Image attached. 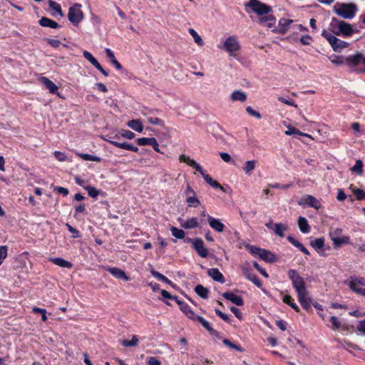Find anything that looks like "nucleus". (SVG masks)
<instances>
[{"mask_svg":"<svg viewBox=\"0 0 365 365\" xmlns=\"http://www.w3.org/2000/svg\"><path fill=\"white\" fill-rule=\"evenodd\" d=\"M245 9L250 8L251 11L259 16L258 23L260 25L267 28H272L274 26L276 22L275 17L269 14L272 11V7L262 3L259 0H249L248 2L245 4ZM247 12H249L246 9Z\"/></svg>","mask_w":365,"mask_h":365,"instance_id":"f257e3e1","label":"nucleus"},{"mask_svg":"<svg viewBox=\"0 0 365 365\" xmlns=\"http://www.w3.org/2000/svg\"><path fill=\"white\" fill-rule=\"evenodd\" d=\"M330 27L332 33L336 36H349L354 33L351 24L334 17L331 19Z\"/></svg>","mask_w":365,"mask_h":365,"instance_id":"f03ea898","label":"nucleus"},{"mask_svg":"<svg viewBox=\"0 0 365 365\" xmlns=\"http://www.w3.org/2000/svg\"><path fill=\"white\" fill-rule=\"evenodd\" d=\"M357 6L353 3H338L334 6V11L345 19H351L357 12Z\"/></svg>","mask_w":365,"mask_h":365,"instance_id":"7ed1b4c3","label":"nucleus"},{"mask_svg":"<svg viewBox=\"0 0 365 365\" xmlns=\"http://www.w3.org/2000/svg\"><path fill=\"white\" fill-rule=\"evenodd\" d=\"M288 276L292 281V286L297 294L307 290L304 279L299 274L297 270L290 269L288 272Z\"/></svg>","mask_w":365,"mask_h":365,"instance_id":"20e7f679","label":"nucleus"},{"mask_svg":"<svg viewBox=\"0 0 365 365\" xmlns=\"http://www.w3.org/2000/svg\"><path fill=\"white\" fill-rule=\"evenodd\" d=\"M322 36L327 40L333 50L336 52H341L344 48L349 46L347 42L336 38L335 36L325 30L322 31Z\"/></svg>","mask_w":365,"mask_h":365,"instance_id":"39448f33","label":"nucleus"},{"mask_svg":"<svg viewBox=\"0 0 365 365\" xmlns=\"http://www.w3.org/2000/svg\"><path fill=\"white\" fill-rule=\"evenodd\" d=\"M349 286L351 290L356 294L365 297V278L351 277L350 280L344 282Z\"/></svg>","mask_w":365,"mask_h":365,"instance_id":"423d86ee","label":"nucleus"},{"mask_svg":"<svg viewBox=\"0 0 365 365\" xmlns=\"http://www.w3.org/2000/svg\"><path fill=\"white\" fill-rule=\"evenodd\" d=\"M81 5L76 4L69 8L68 19L73 26H78L83 19V13L81 9Z\"/></svg>","mask_w":365,"mask_h":365,"instance_id":"0eeeda50","label":"nucleus"},{"mask_svg":"<svg viewBox=\"0 0 365 365\" xmlns=\"http://www.w3.org/2000/svg\"><path fill=\"white\" fill-rule=\"evenodd\" d=\"M185 242H191L195 250L201 257H206L208 255L207 250L204 247V242L200 238H187L185 240Z\"/></svg>","mask_w":365,"mask_h":365,"instance_id":"6e6552de","label":"nucleus"},{"mask_svg":"<svg viewBox=\"0 0 365 365\" xmlns=\"http://www.w3.org/2000/svg\"><path fill=\"white\" fill-rule=\"evenodd\" d=\"M298 204L299 205H307L317 210L320 209L322 207L320 202L316 197L310 195L303 196L302 199L298 202Z\"/></svg>","mask_w":365,"mask_h":365,"instance_id":"1a4fd4ad","label":"nucleus"},{"mask_svg":"<svg viewBox=\"0 0 365 365\" xmlns=\"http://www.w3.org/2000/svg\"><path fill=\"white\" fill-rule=\"evenodd\" d=\"M224 48L230 55L238 51L240 45L236 37L234 36L228 37L224 43Z\"/></svg>","mask_w":365,"mask_h":365,"instance_id":"9d476101","label":"nucleus"},{"mask_svg":"<svg viewBox=\"0 0 365 365\" xmlns=\"http://www.w3.org/2000/svg\"><path fill=\"white\" fill-rule=\"evenodd\" d=\"M137 143L139 145L152 146L156 152L163 153V152L159 149L158 143L155 138H140L137 140Z\"/></svg>","mask_w":365,"mask_h":365,"instance_id":"9b49d317","label":"nucleus"},{"mask_svg":"<svg viewBox=\"0 0 365 365\" xmlns=\"http://www.w3.org/2000/svg\"><path fill=\"white\" fill-rule=\"evenodd\" d=\"M297 297L299 303L304 309L308 310L311 308L312 299L307 290L304 292L298 294Z\"/></svg>","mask_w":365,"mask_h":365,"instance_id":"f8f14e48","label":"nucleus"},{"mask_svg":"<svg viewBox=\"0 0 365 365\" xmlns=\"http://www.w3.org/2000/svg\"><path fill=\"white\" fill-rule=\"evenodd\" d=\"M243 274L246 277V278L252 282L257 287H262V282L259 279L256 274H253L251 269L248 267L242 268Z\"/></svg>","mask_w":365,"mask_h":365,"instance_id":"ddd939ff","label":"nucleus"},{"mask_svg":"<svg viewBox=\"0 0 365 365\" xmlns=\"http://www.w3.org/2000/svg\"><path fill=\"white\" fill-rule=\"evenodd\" d=\"M106 270L117 279H123L125 281L130 280V277L127 276L125 272L118 267H108L106 268Z\"/></svg>","mask_w":365,"mask_h":365,"instance_id":"4468645a","label":"nucleus"},{"mask_svg":"<svg viewBox=\"0 0 365 365\" xmlns=\"http://www.w3.org/2000/svg\"><path fill=\"white\" fill-rule=\"evenodd\" d=\"M222 297L227 300L232 302L237 306H242L244 304L242 297L241 296L236 295L232 292H225L222 294Z\"/></svg>","mask_w":365,"mask_h":365,"instance_id":"2eb2a0df","label":"nucleus"},{"mask_svg":"<svg viewBox=\"0 0 365 365\" xmlns=\"http://www.w3.org/2000/svg\"><path fill=\"white\" fill-rule=\"evenodd\" d=\"M207 220H208L210 226L214 230H215L216 232H223V230L225 229V225L222 222H221L220 220L215 219V218L212 217V216L208 215Z\"/></svg>","mask_w":365,"mask_h":365,"instance_id":"dca6fc26","label":"nucleus"},{"mask_svg":"<svg viewBox=\"0 0 365 365\" xmlns=\"http://www.w3.org/2000/svg\"><path fill=\"white\" fill-rule=\"evenodd\" d=\"M108 142L113 145H115L117 148L125 149L127 150H131L133 152L137 153L138 151V148L136 146H134L131 144H129L125 142L120 143L119 141H115L113 140H108Z\"/></svg>","mask_w":365,"mask_h":365,"instance_id":"f3484780","label":"nucleus"},{"mask_svg":"<svg viewBox=\"0 0 365 365\" xmlns=\"http://www.w3.org/2000/svg\"><path fill=\"white\" fill-rule=\"evenodd\" d=\"M207 274L214 281L218 282L221 284H223L225 282L223 274L219 271L217 268L209 269L207 271Z\"/></svg>","mask_w":365,"mask_h":365,"instance_id":"a211bd4d","label":"nucleus"},{"mask_svg":"<svg viewBox=\"0 0 365 365\" xmlns=\"http://www.w3.org/2000/svg\"><path fill=\"white\" fill-rule=\"evenodd\" d=\"M179 160L180 162L187 163L190 167L195 169L200 173H202L203 169L202 168V167L198 163H197L193 159L190 158V157H187L185 155H181L179 157Z\"/></svg>","mask_w":365,"mask_h":365,"instance_id":"6ab92c4d","label":"nucleus"},{"mask_svg":"<svg viewBox=\"0 0 365 365\" xmlns=\"http://www.w3.org/2000/svg\"><path fill=\"white\" fill-rule=\"evenodd\" d=\"M204 180L208 183L210 186L215 189H220L223 192H226L225 188L216 180H213L208 174H206L204 170L202 173H200Z\"/></svg>","mask_w":365,"mask_h":365,"instance_id":"aec40b11","label":"nucleus"},{"mask_svg":"<svg viewBox=\"0 0 365 365\" xmlns=\"http://www.w3.org/2000/svg\"><path fill=\"white\" fill-rule=\"evenodd\" d=\"M195 320L198 321L202 326L212 336H217L219 332L215 330L210 324V323L206 321L203 317L200 316H196Z\"/></svg>","mask_w":365,"mask_h":365,"instance_id":"412c9836","label":"nucleus"},{"mask_svg":"<svg viewBox=\"0 0 365 365\" xmlns=\"http://www.w3.org/2000/svg\"><path fill=\"white\" fill-rule=\"evenodd\" d=\"M259 257L262 260L269 263H272L277 261V257L270 251L264 249H262Z\"/></svg>","mask_w":365,"mask_h":365,"instance_id":"4be33fe9","label":"nucleus"},{"mask_svg":"<svg viewBox=\"0 0 365 365\" xmlns=\"http://www.w3.org/2000/svg\"><path fill=\"white\" fill-rule=\"evenodd\" d=\"M41 82L46 88L48 89L51 93L56 94L58 92V87L50 79L46 77H41L40 79Z\"/></svg>","mask_w":365,"mask_h":365,"instance_id":"5701e85b","label":"nucleus"},{"mask_svg":"<svg viewBox=\"0 0 365 365\" xmlns=\"http://www.w3.org/2000/svg\"><path fill=\"white\" fill-rule=\"evenodd\" d=\"M292 23H293L292 19H281L279 21L277 31L281 34H284Z\"/></svg>","mask_w":365,"mask_h":365,"instance_id":"b1692460","label":"nucleus"},{"mask_svg":"<svg viewBox=\"0 0 365 365\" xmlns=\"http://www.w3.org/2000/svg\"><path fill=\"white\" fill-rule=\"evenodd\" d=\"M39 24L43 27H48L51 29H58L60 25L55 21L50 19L48 17H42L39 20Z\"/></svg>","mask_w":365,"mask_h":365,"instance_id":"393cba45","label":"nucleus"},{"mask_svg":"<svg viewBox=\"0 0 365 365\" xmlns=\"http://www.w3.org/2000/svg\"><path fill=\"white\" fill-rule=\"evenodd\" d=\"M363 58L361 54H356L354 56H349L346 58V61L348 65L351 67L353 70L354 68L359 65L361 61H363Z\"/></svg>","mask_w":365,"mask_h":365,"instance_id":"a878e982","label":"nucleus"},{"mask_svg":"<svg viewBox=\"0 0 365 365\" xmlns=\"http://www.w3.org/2000/svg\"><path fill=\"white\" fill-rule=\"evenodd\" d=\"M273 231L274 234L281 238L284 237V232L288 230V226L282 223H275L273 225Z\"/></svg>","mask_w":365,"mask_h":365,"instance_id":"bb28decb","label":"nucleus"},{"mask_svg":"<svg viewBox=\"0 0 365 365\" xmlns=\"http://www.w3.org/2000/svg\"><path fill=\"white\" fill-rule=\"evenodd\" d=\"M310 245L319 254L324 255V251L320 250L324 246V238H317L310 242Z\"/></svg>","mask_w":365,"mask_h":365,"instance_id":"cd10ccee","label":"nucleus"},{"mask_svg":"<svg viewBox=\"0 0 365 365\" xmlns=\"http://www.w3.org/2000/svg\"><path fill=\"white\" fill-rule=\"evenodd\" d=\"M287 240L292 244L293 245L294 247H297L298 249H299L304 254L307 255H309L310 253L309 252V250L302 244L300 243L299 241H297V240H295L293 237H292L291 235H289L287 237Z\"/></svg>","mask_w":365,"mask_h":365,"instance_id":"c85d7f7f","label":"nucleus"},{"mask_svg":"<svg viewBox=\"0 0 365 365\" xmlns=\"http://www.w3.org/2000/svg\"><path fill=\"white\" fill-rule=\"evenodd\" d=\"M127 125L138 133H141L143 130V126L142 125L140 120L139 119L129 120L127 123Z\"/></svg>","mask_w":365,"mask_h":365,"instance_id":"c756f323","label":"nucleus"},{"mask_svg":"<svg viewBox=\"0 0 365 365\" xmlns=\"http://www.w3.org/2000/svg\"><path fill=\"white\" fill-rule=\"evenodd\" d=\"M298 226L300 231L303 233H308L310 231V226L308 224V221L304 217H299Z\"/></svg>","mask_w":365,"mask_h":365,"instance_id":"7c9ffc66","label":"nucleus"},{"mask_svg":"<svg viewBox=\"0 0 365 365\" xmlns=\"http://www.w3.org/2000/svg\"><path fill=\"white\" fill-rule=\"evenodd\" d=\"M230 98L233 101L245 102L247 100V95L245 93L237 90L231 94Z\"/></svg>","mask_w":365,"mask_h":365,"instance_id":"2f4dec72","label":"nucleus"},{"mask_svg":"<svg viewBox=\"0 0 365 365\" xmlns=\"http://www.w3.org/2000/svg\"><path fill=\"white\" fill-rule=\"evenodd\" d=\"M50 260L53 264H55L56 265H58L61 267H65V268H71L72 267V264L70 262L66 261L61 257L51 258Z\"/></svg>","mask_w":365,"mask_h":365,"instance_id":"473e14b6","label":"nucleus"},{"mask_svg":"<svg viewBox=\"0 0 365 365\" xmlns=\"http://www.w3.org/2000/svg\"><path fill=\"white\" fill-rule=\"evenodd\" d=\"M180 309L187 318L195 321L197 315L186 303L182 304V306Z\"/></svg>","mask_w":365,"mask_h":365,"instance_id":"72a5a7b5","label":"nucleus"},{"mask_svg":"<svg viewBox=\"0 0 365 365\" xmlns=\"http://www.w3.org/2000/svg\"><path fill=\"white\" fill-rule=\"evenodd\" d=\"M330 236H331V240L334 242V245L336 247H339L343 244H347L349 241V238L346 236H344L341 237H334L333 235L332 232H330Z\"/></svg>","mask_w":365,"mask_h":365,"instance_id":"f704fd0d","label":"nucleus"},{"mask_svg":"<svg viewBox=\"0 0 365 365\" xmlns=\"http://www.w3.org/2000/svg\"><path fill=\"white\" fill-rule=\"evenodd\" d=\"M195 292L202 299L208 298L209 290L202 284H197L195 288Z\"/></svg>","mask_w":365,"mask_h":365,"instance_id":"c9c22d12","label":"nucleus"},{"mask_svg":"<svg viewBox=\"0 0 365 365\" xmlns=\"http://www.w3.org/2000/svg\"><path fill=\"white\" fill-rule=\"evenodd\" d=\"M150 272L151 274L154 277L158 279V280L163 281L168 284L173 286V283L169 279H168L166 277H165L163 274H160V272L155 271L153 268H151Z\"/></svg>","mask_w":365,"mask_h":365,"instance_id":"e433bc0d","label":"nucleus"},{"mask_svg":"<svg viewBox=\"0 0 365 365\" xmlns=\"http://www.w3.org/2000/svg\"><path fill=\"white\" fill-rule=\"evenodd\" d=\"M170 232L173 237L178 240H182L185 237V232L183 230L179 229L176 227L171 226Z\"/></svg>","mask_w":365,"mask_h":365,"instance_id":"4c0bfd02","label":"nucleus"},{"mask_svg":"<svg viewBox=\"0 0 365 365\" xmlns=\"http://www.w3.org/2000/svg\"><path fill=\"white\" fill-rule=\"evenodd\" d=\"M257 163V160H248V161L245 162V163L244 164V166L242 167L243 171L246 174H250V173L255 169Z\"/></svg>","mask_w":365,"mask_h":365,"instance_id":"58836bf2","label":"nucleus"},{"mask_svg":"<svg viewBox=\"0 0 365 365\" xmlns=\"http://www.w3.org/2000/svg\"><path fill=\"white\" fill-rule=\"evenodd\" d=\"M199 223L196 217H192L188 219L185 223L182 225V227L185 229H193L197 227Z\"/></svg>","mask_w":365,"mask_h":365,"instance_id":"ea45409f","label":"nucleus"},{"mask_svg":"<svg viewBox=\"0 0 365 365\" xmlns=\"http://www.w3.org/2000/svg\"><path fill=\"white\" fill-rule=\"evenodd\" d=\"M283 302L290 306L293 309H294L297 312H300L299 307L297 305V304L294 302V299L290 295H285L283 297Z\"/></svg>","mask_w":365,"mask_h":365,"instance_id":"a19ab883","label":"nucleus"},{"mask_svg":"<svg viewBox=\"0 0 365 365\" xmlns=\"http://www.w3.org/2000/svg\"><path fill=\"white\" fill-rule=\"evenodd\" d=\"M188 32L189 34L192 36V38H194L195 40V42L198 45V46H203L204 45V41L202 39V38L200 37V35L197 34V33L195 31V30L194 29H188Z\"/></svg>","mask_w":365,"mask_h":365,"instance_id":"79ce46f5","label":"nucleus"},{"mask_svg":"<svg viewBox=\"0 0 365 365\" xmlns=\"http://www.w3.org/2000/svg\"><path fill=\"white\" fill-rule=\"evenodd\" d=\"M186 202L189 207H197L200 205V201L197 198L196 195L188 196L186 198Z\"/></svg>","mask_w":365,"mask_h":365,"instance_id":"37998d69","label":"nucleus"},{"mask_svg":"<svg viewBox=\"0 0 365 365\" xmlns=\"http://www.w3.org/2000/svg\"><path fill=\"white\" fill-rule=\"evenodd\" d=\"M141 113L144 116L147 117V118H148V117L157 115L159 113V110L152 109V108H149L148 107H144L142 109Z\"/></svg>","mask_w":365,"mask_h":365,"instance_id":"c03bdc74","label":"nucleus"},{"mask_svg":"<svg viewBox=\"0 0 365 365\" xmlns=\"http://www.w3.org/2000/svg\"><path fill=\"white\" fill-rule=\"evenodd\" d=\"M222 343H223V344H225V346H228L230 349H235L240 352L245 351V349L243 348H242L240 346H239L237 344L232 343L230 340H229L227 339H224L222 340Z\"/></svg>","mask_w":365,"mask_h":365,"instance_id":"a18cd8bd","label":"nucleus"},{"mask_svg":"<svg viewBox=\"0 0 365 365\" xmlns=\"http://www.w3.org/2000/svg\"><path fill=\"white\" fill-rule=\"evenodd\" d=\"M285 134L287 135H294V134H297V135H299L310 137L309 135L306 134V133H303L301 131H299V130H297V128H295L294 127H292V126H290V125H289L287 127V130L285 131Z\"/></svg>","mask_w":365,"mask_h":365,"instance_id":"49530a36","label":"nucleus"},{"mask_svg":"<svg viewBox=\"0 0 365 365\" xmlns=\"http://www.w3.org/2000/svg\"><path fill=\"white\" fill-rule=\"evenodd\" d=\"M121 344L124 346H135L138 344V338L136 335H133L130 341L123 340Z\"/></svg>","mask_w":365,"mask_h":365,"instance_id":"de8ad7c7","label":"nucleus"},{"mask_svg":"<svg viewBox=\"0 0 365 365\" xmlns=\"http://www.w3.org/2000/svg\"><path fill=\"white\" fill-rule=\"evenodd\" d=\"M78 155L83 160H87V161L101 162V158L96 156V155H90V154L79 153Z\"/></svg>","mask_w":365,"mask_h":365,"instance_id":"09e8293b","label":"nucleus"},{"mask_svg":"<svg viewBox=\"0 0 365 365\" xmlns=\"http://www.w3.org/2000/svg\"><path fill=\"white\" fill-rule=\"evenodd\" d=\"M83 188L88 192V195L92 198L97 197L100 193L99 190H98L95 187L85 186Z\"/></svg>","mask_w":365,"mask_h":365,"instance_id":"8fccbe9b","label":"nucleus"},{"mask_svg":"<svg viewBox=\"0 0 365 365\" xmlns=\"http://www.w3.org/2000/svg\"><path fill=\"white\" fill-rule=\"evenodd\" d=\"M83 55L94 67L97 66V64L99 63L97 59L95 58L90 52L85 51Z\"/></svg>","mask_w":365,"mask_h":365,"instance_id":"3c124183","label":"nucleus"},{"mask_svg":"<svg viewBox=\"0 0 365 365\" xmlns=\"http://www.w3.org/2000/svg\"><path fill=\"white\" fill-rule=\"evenodd\" d=\"M352 172H355L361 175L363 173V163L361 160H357L355 165L351 168Z\"/></svg>","mask_w":365,"mask_h":365,"instance_id":"603ef678","label":"nucleus"},{"mask_svg":"<svg viewBox=\"0 0 365 365\" xmlns=\"http://www.w3.org/2000/svg\"><path fill=\"white\" fill-rule=\"evenodd\" d=\"M245 247L253 255L259 256L262 251V248L249 244L245 245Z\"/></svg>","mask_w":365,"mask_h":365,"instance_id":"864d4df0","label":"nucleus"},{"mask_svg":"<svg viewBox=\"0 0 365 365\" xmlns=\"http://www.w3.org/2000/svg\"><path fill=\"white\" fill-rule=\"evenodd\" d=\"M48 4H49L50 8L52 9L53 10L56 11V12H58V14L61 16H63V14L61 10V7L58 4H57L56 2H55L52 0H50L48 2Z\"/></svg>","mask_w":365,"mask_h":365,"instance_id":"5fc2aeb1","label":"nucleus"},{"mask_svg":"<svg viewBox=\"0 0 365 365\" xmlns=\"http://www.w3.org/2000/svg\"><path fill=\"white\" fill-rule=\"evenodd\" d=\"M353 193L356 195V199L359 200L365 199V192L359 188H352Z\"/></svg>","mask_w":365,"mask_h":365,"instance_id":"6e6d98bb","label":"nucleus"},{"mask_svg":"<svg viewBox=\"0 0 365 365\" xmlns=\"http://www.w3.org/2000/svg\"><path fill=\"white\" fill-rule=\"evenodd\" d=\"M148 122L150 123V124H152V125H160V126H164L165 123L163 122V120L158 118H155V117H148Z\"/></svg>","mask_w":365,"mask_h":365,"instance_id":"4d7b16f0","label":"nucleus"},{"mask_svg":"<svg viewBox=\"0 0 365 365\" xmlns=\"http://www.w3.org/2000/svg\"><path fill=\"white\" fill-rule=\"evenodd\" d=\"M8 247L7 246H0V264H2L4 259L7 257Z\"/></svg>","mask_w":365,"mask_h":365,"instance_id":"13d9d810","label":"nucleus"},{"mask_svg":"<svg viewBox=\"0 0 365 365\" xmlns=\"http://www.w3.org/2000/svg\"><path fill=\"white\" fill-rule=\"evenodd\" d=\"M246 111L249 115L254 116L257 119H260L262 118V115L259 113V112L255 110L251 106H247L246 108Z\"/></svg>","mask_w":365,"mask_h":365,"instance_id":"bf43d9fd","label":"nucleus"},{"mask_svg":"<svg viewBox=\"0 0 365 365\" xmlns=\"http://www.w3.org/2000/svg\"><path fill=\"white\" fill-rule=\"evenodd\" d=\"M33 312L34 313L42 314L41 320L43 322H46L47 320L46 310L45 309L38 308V307H34L33 308Z\"/></svg>","mask_w":365,"mask_h":365,"instance_id":"052dcab7","label":"nucleus"},{"mask_svg":"<svg viewBox=\"0 0 365 365\" xmlns=\"http://www.w3.org/2000/svg\"><path fill=\"white\" fill-rule=\"evenodd\" d=\"M120 136L127 139H133L135 138V135L130 130H122L120 132Z\"/></svg>","mask_w":365,"mask_h":365,"instance_id":"680f3d73","label":"nucleus"},{"mask_svg":"<svg viewBox=\"0 0 365 365\" xmlns=\"http://www.w3.org/2000/svg\"><path fill=\"white\" fill-rule=\"evenodd\" d=\"M146 362L148 365H161V361L155 356L148 357Z\"/></svg>","mask_w":365,"mask_h":365,"instance_id":"e2e57ef3","label":"nucleus"},{"mask_svg":"<svg viewBox=\"0 0 365 365\" xmlns=\"http://www.w3.org/2000/svg\"><path fill=\"white\" fill-rule=\"evenodd\" d=\"M330 322L332 324V329H339L341 327V324L339 322L338 319L335 316H332L330 318Z\"/></svg>","mask_w":365,"mask_h":365,"instance_id":"0e129e2a","label":"nucleus"},{"mask_svg":"<svg viewBox=\"0 0 365 365\" xmlns=\"http://www.w3.org/2000/svg\"><path fill=\"white\" fill-rule=\"evenodd\" d=\"M278 101L284 104L297 108V106L294 103V102L292 100L287 99L282 96H279L278 97Z\"/></svg>","mask_w":365,"mask_h":365,"instance_id":"69168bd1","label":"nucleus"},{"mask_svg":"<svg viewBox=\"0 0 365 365\" xmlns=\"http://www.w3.org/2000/svg\"><path fill=\"white\" fill-rule=\"evenodd\" d=\"M66 226L67 227L68 231L73 234V238H78L80 237V234H79V232L75 229L74 227H73L71 225L69 224H66Z\"/></svg>","mask_w":365,"mask_h":365,"instance_id":"338daca9","label":"nucleus"},{"mask_svg":"<svg viewBox=\"0 0 365 365\" xmlns=\"http://www.w3.org/2000/svg\"><path fill=\"white\" fill-rule=\"evenodd\" d=\"M53 190L58 194H62L63 196H67L69 193L68 190L63 187L56 186L53 188Z\"/></svg>","mask_w":365,"mask_h":365,"instance_id":"774afa93","label":"nucleus"}]
</instances>
